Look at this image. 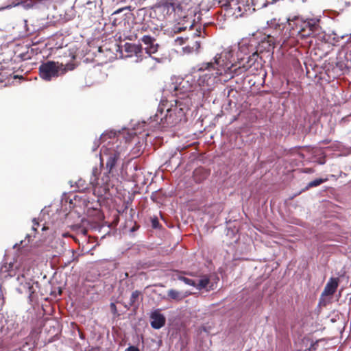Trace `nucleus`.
Segmentation results:
<instances>
[{"instance_id":"31","label":"nucleus","mask_w":351,"mask_h":351,"mask_svg":"<svg viewBox=\"0 0 351 351\" xmlns=\"http://www.w3.org/2000/svg\"><path fill=\"white\" fill-rule=\"evenodd\" d=\"M130 6H128V7L127 6V7L117 9L112 13V15H114V16L118 15V14H121V12H123V11L128 10L130 9Z\"/></svg>"},{"instance_id":"5","label":"nucleus","mask_w":351,"mask_h":351,"mask_svg":"<svg viewBox=\"0 0 351 351\" xmlns=\"http://www.w3.org/2000/svg\"><path fill=\"white\" fill-rule=\"evenodd\" d=\"M66 71V69L63 67L62 64L52 60L42 62L39 66L40 77L45 81H51Z\"/></svg>"},{"instance_id":"6","label":"nucleus","mask_w":351,"mask_h":351,"mask_svg":"<svg viewBox=\"0 0 351 351\" xmlns=\"http://www.w3.org/2000/svg\"><path fill=\"white\" fill-rule=\"evenodd\" d=\"M176 277L187 285H217L220 280V276L216 272L201 275L197 282L181 274H176Z\"/></svg>"},{"instance_id":"21","label":"nucleus","mask_w":351,"mask_h":351,"mask_svg":"<svg viewBox=\"0 0 351 351\" xmlns=\"http://www.w3.org/2000/svg\"><path fill=\"white\" fill-rule=\"evenodd\" d=\"M269 0H253L252 11L258 10L265 8L269 5Z\"/></svg>"},{"instance_id":"9","label":"nucleus","mask_w":351,"mask_h":351,"mask_svg":"<svg viewBox=\"0 0 351 351\" xmlns=\"http://www.w3.org/2000/svg\"><path fill=\"white\" fill-rule=\"evenodd\" d=\"M234 0H222L219 1L221 10L217 12L221 19H218L219 21L226 20V18H229L236 14L234 8L233 7Z\"/></svg>"},{"instance_id":"4","label":"nucleus","mask_w":351,"mask_h":351,"mask_svg":"<svg viewBox=\"0 0 351 351\" xmlns=\"http://www.w3.org/2000/svg\"><path fill=\"white\" fill-rule=\"evenodd\" d=\"M18 268L19 265L14 263L3 264L0 267V285L5 283H17L18 285H23L25 283V285H33L34 282L31 285L30 282H25V277L23 274H18Z\"/></svg>"},{"instance_id":"30","label":"nucleus","mask_w":351,"mask_h":351,"mask_svg":"<svg viewBox=\"0 0 351 351\" xmlns=\"http://www.w3.org/2000/svg\"><path fill=\"white\" fill-rule=\"evenodd\" d=\"M97 173H98V169L97 168H94L92 171L93 177L90 178V183L92 184H97Z\"/></svg>"},{"instance_id":"35","label":"nucleus","mask_w":351,"mask_h":351,"mask_svg":"<svg viewBox=\"0 0 351 351\" xmlns=\"http://www.w3.org/2000/svg\"><path fill=\"white\" fill-rule=\"evenodd\" d=\"M110 306L111 312H112L114 315H117V314H118V313H117V306H116V305H115V304H114V303L111 302V303H110Z\"/></svg>"},{"instance_id":"7","label":"nucleus","mask_w":351,"mask_h":351,"mask_svg":"<svg viewBox=\"0 0 351 351\" xmlns=\"http://www.w3.org/2000/svg\"><path fill=\"white\" fill-rule=\"evenodd\" d=\"M303 27L301 32H303V36H311L313 35L319 34L321 27L319 25L320 21L319 19L311 18L303 20Z\"/></svg>"},{"instance_id":"25","label":"nucleus","mask_w":351,"mask_h":351,"mask_svg":"<svg viewBox=\"0 0 351 351\" xmlns=\"http://www.w3.org/2000/svg\"><path fill=\"white\" fill-rule=\"evenodd\" d=\"M194 176L197 182H200L202 180L206 179V174L202 169H195L194 171Z\"/></svg>"},{"instance_id":"49","label":"nucleus","mask_w":351,"mask_h":351,"mask_svg":"<svg viewBox=\"0 0 351 351\" xmlns=\"http://www.w3.org/2000/svg\"><path fill=\"white\" fill-rule=\"evenodd\" d=\"M312 171H312V169H306L305 170V172H306V173H311Z\"/></svg>"},{"instance_id":"50","label":"nucleus","mask_w":351,"mask_h":351,"mask_svg":"<svg viewBox=\"0 0 351 351\" xmlns=\"http://www.w3.org/2000/svg\"><path fill=\"white\" fill-rule=\"evenodd\" d=\"M19 245V244H18V243H15V244L14 245L13 247H14H14H16V246H18Z\"/></svg>"},{"instance_id":"8","label":"nucleus","mask_w":351,"mask_h":351,"mask_svg":"<svg viewBox=\"0 0 351 351\" xmlns=\"http://www.w3.org/2000/svg\"><path fill=\"white\" fill-rule=\"evenodd\" d=\"M16 291L19 293H25L28 299V302L34 306L39 303L40 300H47V298H43V295L38 293L34 287H17Z\"/></svg>"},{"instance_id":"38","label":"nucleus","mask_w":351,"mask_h":351,"mask_svg":"<svg viewBox=\"0 0 351 351\" xmlns=\"http://www.w3.org/2000/svg\"><path fill=\"white\" fill-rule=\"evenodd\" d=\"M32 222H33V226L32 228V230L33 232H36L37 229L36 228V226H38L39 223L37 221L36 219V218H34L33 220H32Z\"/></svg>"},{"instance_id":"37","label":"nucleus","mask_w":351,"mask_h":351,"mask_svg":"<svg viewBox=\"0 0 351 351\" xmlns=\"http://www.w3.org/2000/svg\"><path fill=\"white\" fill-rule=\"evenodd\" d=\"M186 39V38H184L182 36H178L175 40V41L179 43V45H183Z\"/></svg>"},{"instance_id":"3","label":"nucleus","mask_w":351,"mask_h":351,"mask_svg":"<svg viewBox=\"0 0 351 351\" xmlns=\"http://www.w3.org/2000/svg\"><path fill=\"white\" fill-rule=\"evenodd\" d=\"M185 112L182 108L174 106L169 108L165 113L160 107L158 108L157 112L149 120L152 126L159 125L162 128H171L179 123L184 117Z\"/></svg>"},{"instance_id":"18","label":"nucleus","mask_w":351,"mask_h":351,"mask_svg":"<svg viewBox=\"0 0 351 351\" xmlns=\"http://www.w3.org/2000/svg\"><path fill=\"white\" fill-rule=\"evenodd\" d=\"M201 46L200 40H195L192 45H188L182 48V51L185 54L197 53Z\"/></svg>"},{"instance_id":"26","label":"nucleus","mask_w":351,"mask_h":351,"mask_svg":"<svg viewBox=\"0 0 351 351\" xmlns=\"http://www.w3.org/2000/svg\"><path fill=\"white\" fill-rule=\"evenodd\" d=\"M140 295L141 292L139 291H135L132 292L130 299V306H135L136 303L138 302Z\"/></svg>"},{"instance_id":"11","label":"nucleus","mask_w":351,"mask_h":351,"mask_svg":"<svg viewBox=\"0 0 351 351\" xmlns=\"http://www.w3.org/2000/svg\"><path fill=\"white\" fill-rule=\"evenodd\" d=\"M337 287H325L319 298L318 306H325L329 304L332 299L334 293L337 291Z\"/></svg>"},{"instance_id":"40","label":"nucleus","mask_w":351,"mask_h":351,"mask_svg":"<svg viewBox=\"0 0 351 351\" xmlns=\"http://www.w3.org/2000/svg\"><path fill=\"white\" fill-rule=\"evenodd\" d=\"M99 140L98 141H95L94 142V145L93 147V152L95 151L97 149V147H99Z\"/></svg>"},{"instance_id":"47","label":"nucleus","mask_w":351,"mask_h":351,"mask_svg":"<svg viewBox=\"0 0 351 351\" xmlns=\"http://www.w3.org/2000/svg\"><path fill=\"white\" fill-rule=\"evenodd\" d=\"M56 288H58V293H59V295L60 294V293L62 292V288H64L65 287H60V286H58V287H55Z\"/></svg>"},{"instance_id":"29","label":"nucleus","mask_w":351,"mask_h":351,"mask_svg":"<svg viewBox=\"0 0 351 351\" xmlns=\"http://www.w3.org/2000/svg\"><path fill=\"white\" fill-rule=\"evenodd\" d=\"M151 224L154 229H160L161 228L159 219L156 216L151 218Z\"/></svg>"},{"instance_id":"41","label":"nucleus","mask_w":351,"mask_h":351,"mask_svg":"<svg viewBox=\"0 0 351 351\" xmlns=\"http://www.w3.org/2000/svg\"><path fill=\"white\" fill-rule=\"evenodd\" d=\"M139 228V226L134 224L130 229V232H133L136 231Z\"/></svg>"},{"instance_id":"17","label":"nucleus","mask_w":351,"mask_h":351,"mask_svg":"<svg viewBox=\"0 0 351 351\" xmlns=\"http://www.w3.org/2000/svg\"><path fill=\"white\" fill-rule=\"evenodd\" d=\"M99 3H100L98 5H97V2L95 1H88L86 3L88 8L89 10H92L93 8L95 9V11L93 14L94 17H99L102 15L103 11H102V8H101V5H102L101 1H100Z\"/></svg>"},{"instance_id":"20","label":"nucleus","mask_w":351,"mask_h":351,"mask_svg":"<svg viewBox=\"0 0 351 351\" xmlns=\"http://www.w3.org/2000/svg\"><path fill=\"white\" fill-rule=\"evenodd\" d=\"M234 1H237L238 3H240L242 5L243 7L245 8V10L248 12L250 14H252L255 11H252L253 9V0H234Z\"/></svg>"},{"instance_id":"53","label":"nucleus","mask_w":351,"mask_h":351,"mask_svg":"<svg viewBox=\"0 0 351 351\" xmlns=\"http://www.w3.org/2000/svg\"><path fill=\"white\" fill-rule=\"evenodd\" d=\"M154 285H159V286H161L162 285L161 283H158V284H154Z\"/></svg>"},{"instance_id":"45","label":"nucleus","mask_w":351,"mask_h":351,"mask_svg":"<svg viewBox=\"0 0 351 351\" xmlns=\"http://www.w3.org/2000/svg\"><path fill=\"white\" fill-rule=\"evenodd\" d=\"M121 22L120 21H118V19H114L112 21V25L114 26H116L118 24H119Z\"/></svg>"},{"instance_id":"52","label":"nucleus","mask_w":351,"mask_h":351,"mask_svg":"<svg viewBox=\"0 0 351 351\" xmlns=\"http://www.w3.org/2000/svg\"><path fill=\"white\" fill-rule=\"evenodd\" d=\"M80 337L82 339H84V337H83V336H82V334H80Z\"/></svg>"},{"instance_id":"13","label":"nucleus","mask_w":351,"mask_h":351,"mask_svg":"<svg viewBox=\"0 0 351 351\" xmlns=\"http://www.w3.org/2000/svg\"><path fill=\"white\" fill-rule=\"evenodd\" d=\"M215 27V24L214 23L210 22L205 23L202 27H199L196 29L195 32L193 33L194 36L198 37H205L206 36H209L212 34L210 28H214Z\"/></svg>"},{"instance_id":"32","label":"nucleus","mask_w":351,"mask_h":351,"mask_svg":"<svg viewBox=\"0 0 351 351\" xmlns=\"http://www.w3.org/2000/svg\"><path fill=\"white\" fill-rule=\"evenodd\" d=\"M194 288L196 289V290L200 291H202L204 289H205L206 291H209V290H215L214 289V287H203V286H201V287H193Z\"/></svg>"},{"instance_id":"36","label":"nucleus","mask_w":351,"mask_h":351,"mask_svg":"<svg viewBox=\"0 0 351 351\" xmlns=\"http://www.w3.org/2000/svg\"><path fill=\"white\" fill-rule=\"evenodd\" d=\"M346 59L348 63H350L351 65V49L348 50L346 53Z\"/></svg>"},{"instance_id":"43","label":"nucleus","mask_w":351,"mask_h":351,"mask_svg":"<svg viewBox=\"0 0 351 351\" xmlns=\"http://www.w3.org/2000/svg\"><path fill=\"white\" fill-rule=\"evenodd\" d=\"M34 237H35V234L32 235V234H27L25 239H27L28 240L27 243H29L31 238Z\"/></svg>"},{"instance_id":"24","label":"nucleus","mask_w":351,"mask_h":351,"mask_svg":"<svg viewBox=\"0 0 351 351\" xmlns=\"http://www.w3.org/2000/svg\"><path fill=\"white\" fill-rule=\"evenodd\" d=\"M160 45L158 43H154L152 45L146 47L145 48V53H147L149 56L152 54L155 53L158 51Z\"/></svg>"},{"instance_id":"42","label":"nucleus","mask_w":351,"mask_h":351,"mask_svg":"<svg viewBox=\"0 0 351 351\" xmlns=\"http://www.w3.org/2000/svg\"><path fill=\"white\" fill-rule=\"evenodd\" d=\"M153 60H154L156 62H158V63H161L162 62V58H157V57H154V56H150Z\"/></svg>"},{"instance_id":"27","label":"nucleus","mask_w":351,"mask_h":351,"mask_svg":"<svg viewBox=\"0 0 351 351\" xmlns=\"http://www.w3.org/2000/svg\"><path fill=\"white\" fill-rule=\"evenodd\" d=\"M141 40L148 47L155 43L156 39L149 35H145L142 37Z\"/></svg>"},{"instance_id":"44","label":"nucleus","mask_w":351,"mask_h":351,"mask_svg":"<svg viewBox=\"0 0 351 351\" xmlns=\"http://www.w3.org/2000/svg\"><path fill=\"white\" fill-rule=\"evenodd\" d=\"M80 231L81 232V233L83 234V235H86L87 234V230L84 228H80Z\"/></svg>"},{"instance_id":"10","label":"nucleus","mask_w":351,"mask_h":351,"mask_svg":"<svg viewBox=\"0 0 351 351\" xmlns=\"http://www.w3.org/2000/svg\"><path fill=\"white\" fill-rule=\"evenodd\" d=\"M149 319L151 327L155 330L162 328L166 324V317L161 313L160 308H156L151 311Z\"/></svg>"},{"instance_id":"15","label":"nucleus","mask_w":351,"mask_h":351,"mask_svg":"<svg viewBox=\"0 0 351 351\" xmlns=\"http://www.w3.org/2000/svg\"><path fill=\"white\" fill-rule=\"evenodd\" d=\"M78 256L75 255L74 250L69 251V256L67 255H64L60 260V263L61 264V267L65 268L68 267L71 263L77 261Z\"/></svg>"},{"instance_id":"19","label":"nucleus","mask_w":351,"mask_h":351,"mask_svg":"<svg viewBox=\"0 0 351 351\" xmlns=\"http://www.w3.org/2000/svg\"><path fill=\"white\" fill-rule=\"evenodd\" d=\"M189 294L187 292L178 291L175 289H170L168 292V296L176 300H181Z\"/></svg>"},{"instance_id":"14","label":"nucleus","mask_w":351,"mask_h":351,"mask_svg":"<svg viewBox=\"0 0 351 351\" xmlns=\"http://www.w3.org/2000/svg\"><path fill=\"white\" fill-rule=\"evenodd\" d=\"M123 47L125 52L128 53H133L136 57L141 56L143 52V47L141 45L125 43Z\"/></svg>"},{"instance_id":"34","label":"nucleus","mask_w":351,"mask_h":351,"mask_svg":"<svg viewBox=\"0 0 351 351\" xmlns=\"http://www.w3.org/2000/svg\"><path fill=\"white\" fill-rule=\"evenodd\" d=\"M237 232V230H231L230 228H228L227 235L228 236L231 235L234 237H236Z\"/></svg>"},{"instance_id":"54","label":"nucleus","mask_w":351,"mask_h":351,"mask_svg":"<svg viewBox=\"0 0 351 351\" xmlns=\"http://www.w3.org/2000/svg\"><path fill=\"white\" fill-rule=\"evenodd\" d=\"M1 289H2V287H1V286H0V291H1Z\"/></svg>"},{"instance_id":"22","label":"nucleus","mask_w":351,"mask_h":351,"mask_svg":"<svg viewBox=\"0 0 351 351\" xmlns=\"http://www.w3.org/2000/svg\"><path fill=\"white\" fill-rule=\"evenodd\" d=\"M326 181V179L322 178H316L308 182L302 191H306L312 187H317Z\"/></svg>"},{"instance_id":"48","label":"nucleus","mask_w":351,"mask_h":351,"mask_svg":"<svg viewBox=\"0 0 351 351\" xmlns=\"http://www.w3.org/2000/svg\"><path fill=\"white\" fill-rule=\"evenodd\" d=\"M279 0H269V5L270 4H274L276 3V2H278Z\"/></svg>"},{"instance_id":"1","label":"nucleus","mask_w":351,"mask_h":351,"mask_svg":"<svg viewBox=\"0 0 351 351\" xmlns=\"http://www.w3.org/2000/svg\"><path fill=\"white\" fill-rule=\"evenodd\" d=\"M230 57L231 51H224L217 54L213 58V61L205 64V72L200 75L197 80L198 85L202 86L204 90H212L214 85L221 80L219 77L223 73L226 75L223 80L227 81L228 79H232L247 71L254 74L255 71L262 69L264 62L258 51L246 58H238L239 61L236 63H232L229 60Z\"/></svg>"},{"instance_id":"39","label":"nucleus","mask_w":351,"mask_h":351,"mask_svg":"<svg viewBox=\"0 0 351 351\" xmlns=\"http://www.w3.org/2000/svg\"><path fill=\"white\" fill-rule=\"evenodd\" d=\"M125 351H140L138 348L136 346L130 345Z\"/></svg>"},{"instance_id":"16","label":"nucleus","mask_w":351,"mask_h":351,"mask_svg":"<svg viewBox=\"0 0 351 351\" xmlns=\"http://www.w3.org/2000/svg\"><path fill=\"white\" fill-rule=\"evenodd\" d=\"M349 282V278L342 274L337 277H331L326 285H339V284H348Z\"/></svg>"},{"instance_id":"2","label":"nucleus","mask_w":351,"mask_h":351,"mask_svg":"<svg viewBox=\"0 0 351 351\" xmlns=\"http://www.w3.org/2000/svg\"><path fill=\"white\" fill-rule=\"evenodd\" d=\"M162 10L166 14L174 13L177 23L171 28V33L178 34L191 29L195 23L201 20V12L197 7L187 8L186 5L178 3L177 0H167L160 5Z\"/></svg>"},{"instance_id":"12","label":"nucleus","mask_w":351,"mask_h":351,"mask_svg":"<svg viewBox=\"0 0 351 351\" xmlns=\"http://www.w3.org/2000/svg\"><path fill=\"white\" fill-rule=\"evenodd\" d=\"M106 168L108 169V173H110L115 167L118 160L120 158V152L119 151L112 150L109 154H106Z\"/></svg>"},{"instance_id":"51","label":"nucleus","mask_w":351,"mask_h":351,"mask_svg":"<svg viewBox=\"0 0 351 351\" xmlns=\"http://www.w3.org/2000/svg\"><path fill=\"white\" fill-rule=\"evenodd\" d=\"M52 287H49V288H50V291H51V294H52V293H53Z\"/></svg>"},{"instance_id":"33","label":"nucleus","mask_w":351,"mask_h":351,"mask_svg":"<svg viewBox=\"0 0 351 351\" xmlns=\"http://www.w3.org/2000/svg\"><path fill=\"white\" fill-rule=\"evenodd\" d=\"M318 346V341L313 342L311 343L310 347L308 348L309 351H315Z\"/></svg>"},{"instance_id":"28","label":"nucleus","mask_w":351,"mask_h":351,"mask_svg":"<svg viewBox=\"0 0 351 351\" xmlns=\"http://www.w3.org/2000/svg\"><path fill=\"white\" fill-rule=\"evenodd\" d=\"M88 224L90 228L95 232H101V230L104 228V226L97 222L91 221L89 222Z\"/></svg>"},{"instance_id":"46","label":"nucleus","mask_w":351,"mask_h":351,"mask_svg":"<svg viewBox=\"0 0 351 351\" xmlns=\"http://www.w3.org/2000/svg\"><path fill=\"white\" fill-rule=\"evenodd\" d=\"M95 246H96V245H94L93 247H91V248H90V249L84 248V247H83V250H84V251H85L86 252H88L90 250H93V248H95Z\"/></svg>"},{"instance_id":"23","label":"nucleus","mask_w":351,"mask_h":351,"mask_svg":"<svg viewBox=\"0 0 351 351\" xmlns=\"http://www.w3.org/2000/svg\"><path fill=\"white\" fill-rule=\"evenodd\" d=\"M234 5L237 6L234 8V11H237L238 12H239L238 15L235 16V18L242 17L250 14L248 12L245 10V8L243 7L241 4L238 3L237 1H234Z\"/></svg>"}]
</instances>
